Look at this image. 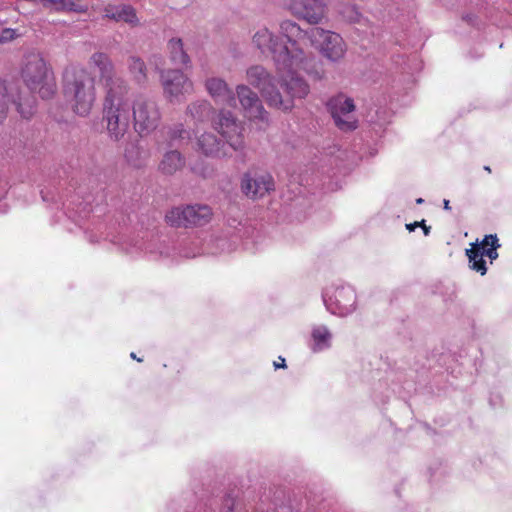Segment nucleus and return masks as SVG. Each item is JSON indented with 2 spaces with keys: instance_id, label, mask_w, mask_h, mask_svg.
<instances>
[{
  "instance_id": "obj_4",
  "label": "nucleus",
  "mask_w": 512,
  "mask_h": 512,
  "mask_svg": "<svg viewBox=\"0 0 512 512\" xmlns=\"http://www.w3.org/2000/svg\"><path fill=\"white\" fill-rule=\"evenodd\" d=\"M128 91L106 93L103 104V121L112 140H120L128 131L130 124V104Z\"/></svg>"
},
{
  "instance_id": "obj_37",
  "label": "nucleus",
  "mask_w": 512,
  "mask_h": 512,
  "mask_svg": "<svg viewBox=\"0 0 512 512\" xmlns=\"http://www.w3.org/2000/svg\"><path fill=\"white\" fill-rule=\"evenodd\" d=\"M443 208H444L445 210H451L449 200H447V199H444V200H443Z\"/></svg>"
},
{
  "instance_id": "obj_25",
  "label": "nucleus",
  "mask_w": 512,
  "mask_h": 512,
  "mask_svg": "<svg viewBox=\"0 0 512 512\" xmlns=\"http://www.w3.org/2000/svg\"><path fill=\"white\" fill-rule=\"evenodd\" d=\"M471 245L472 247L465 251L469 260V268L483 276L487 273V266L486 261L484 260V254L481 250V245L477 242Z\"/></svg>"
},
{
  "instance_id": "obj_38",
  "label": "nucleus",
  "mask_w": 512,
  "mask_h": 512,
  "mask_svg": "<svg viewBox=\"0 0 512 512\" xmlns=\"http://www.w3.org/2000/svg\"><path fill=\"white\" fill-rule=\"evenodd\" d=\"M130 357H131V358H133V359H136L138 362H141V361H142V359H140V358H137V357H136V354H135L134 352H132V353L130 354Z\"/></svg>"
},
{
  "instance_id": "obj_13",
  "label": "nucleus",
  "mask_w": 512,
  "mask_h": 512,
  "mask_svg": "<svg viewBox=\"0 0 512 512\" xmlns=\"http://www.w3.org/2000/svg\"><path fill=\"white\" fill-rule=\"evenodd\" d=\"M91 62L98 69L100 82L105 89V93L129 90L127 81L116 73L115 66L106 53H94L91 56Z\"/></svg>"
},
{
  "instance_id": "obj_6",
  "label": "nucleus",
  "mask_w": 512,
  "mask_h": 512,
  "mask_svg": "<svg viewBox=\"0 0 512 512\" xmlns=\"http://www.w3.org/2000/svg\"><path fill=\"white\" fill-rule=\"evenodd\" d=\"M323 303L331 314L347 317L357 309V294L353 286L335 283L322 292Z\"/></svg>"
},
{
  "instance_id": "obj_16",
  "label": "nucleus",
  "mask_w": 512,
  "mask_h": 512,
  "mask_svg": "<svg viewBox=\"0 0 512 512\" xmlns=\"http://www.w3.org/2000/svg\"><path fill=\"white\" fill-rule=\"evenodd\" d=\"M303 65L304 63H301L293 67L281 68L275 64L278 72L282 73L280 82V86L284 90L282 97L290 99L291 108L295 98L302 99L309 93V85L296 73L297 69L302 68Z\"/></svg>"
},
{
  "instance_id": "obj_15",
  "label": "nucleus",
  "mask_w": 512,
  "mask_h": 512,
  "mask_svg": "<svg viewBox=\"0 0 512 512\" xmlns=\"http://www.w3.org/2000/svg\"><path fill=\"white\" fill-rule=\"evenodd\" d=\"M236 94L245 116L251 121L257 122L260 129H264L268 125V113L257 93L241 84L236 87Z\"/></svg>"
},
{
  "instance_id": "obj_5",
  "label": "nucleus",
  "mask_w": 512,
  "mask_h": 512,
  "mask_svg": "<svg viewBox=\"0 0 512 512\" xmlns=\"http://www.w3.org/2000/svg\"><path fill=\"white\" fill-rule=\"evenodd\" d=\"M22 78L29 90L38 92L43 99L50 98L55 92L52 71L40 54L32 53L26 56Z\"/></svg>"
},
{
  "instance_id": "obj_35",
  "label": "nucleus",
  "mask_w": 512,
  "mask_h": 512,
  "mask_svg": "<svg viewBox=\"0 0 512 512\" xmlns=\"http://www.w3.org/2000/svg\"><path fill=\"white\" fill-rule=\"evenodd\" d=\"M278 360H279V361H275V362L273 363L274 368H275V369L285 368V367H286L285 358H283V357H281V356H280V357L278 358Z\"/></svg>"
},
{
  "instance_id": "obj_21",
  "label": "nucleus",
  "mask_w": 512,
  "mask_h": 512,
  "mask_svg": "<svg viewBox=\"0 0 512 512\" xmlns=\"http://www.w3.org/2000/svg\"><path fill=\"white\" fill-rule=\"evenodd\" d=\"M186 164L183 154L177 149L167 150L159 162V171L164 175H174Z\"/></svg>"
},
{
  "instance_id": "obj_8",
  "label": "nucleus",
  "mask_w": 512,
  "mask_h": 512,
  "mask_svg": "<svg viewBox=\"0 0 512 512\" xmlns=\"http://www.w3.org/2000/svg\"><path fill=\"white\" fill-rule=\"evenodd\" d=\"M228 234L232 237L231 242L219 237L215 240L217 252L225 253L234 250L241 242L246 249H252L259 244L261 238L259 232L248 220H228Z\"/></svg>"
},
{
  "instance_id": "obj_39",
  "label": "nucleus",
  "mask_w": 512,
  "mask_h": 512,
  "mask_svg": "<svg viewBox=\"0 0 512 512\" xmlns=\"http://www.w3.org/2000/svg\"><path fill=\"white\" fill-rule=\"evenodd\" d=\"M424 202V200L422 198H417L416 199V203L417 204H422Z\"/></svg>"
},
{
  "instance_id": "obj_24",
  "label": "nucleus",
  "mask_w": 512,
  "mask_h": 512,
  "mask_svg": "<svg viewBox=\"0 0 512 512\" xmlns=\"http://www.w3.org/2000/svg\"><path fill=\"white\" fill-rule=\"evenodd\" d=\"M127 69L137 84L143 85L147 82V66L139 56L131 55L128 57Z\"/></svg>"
},
{
  "instance_id": "obj_3",
  "label": "nucleus",
  "mask_w": 512,
  "mask_h": 512,
  "mask_svg": "<svg viewBox=\"0 0 512 512\" xmlns=\"http://www.w3.org/2000/svg\"><path fill=\"white\" fill-rule=\"evenodd\" d=\"M63 94L74 113L87 116L96 99L94 77L83 67H67L63 72Z\"/></svg>"
},
{
  "instance_id": "obj_29",
  "label": "nucleus",
  "mask_w": 512,
  "mask_h": 512,
  "mask_svg": "<svg viewBox=\"0 0 512 512\" xmlns=\"http://www.w3.org/2000/svg\"><path fill=\"white\" fill-rule=\"evenodd\" d=\"M124 157L130 165L134 167L141 166L140 149L136 145L131 144L130 146L126 147Z\"/></svg>"
},
{
  "instance_id": "obj_18",
  "label": "nucleus",
  "mask_w": 512,
  "mask_h": 512,
  "mask_svg": "<svg viewBox=\"0 0 512 512\" xmlns=\"http://www.w3.org/2000/svg\"><path fill=\"white\" fill-rule=\"evenodd\" d=\"M291 9L298 18L313 25L320 23L325 13V6L317 0L295 2L292 4Z\"/></svg>"
},
{
  "instance_id": "obj_7",
  "label": "nucleus",
  "mask_w": 512,
  "mask_h": 512,
  "mask_svg": "<svg viewBox=\"0 0 512 512\" xmlns=\"http://www.w3.org/2000/svg\"><path fill=\"white\" fill-rule=\"evenodd\" d=\"M247 81L261 92L262 97L269 106L290 110V99H283L282 93L276 85V79L272 77L268 71L260 65H255L247 69Z\"/></svg>"
},
{
  "instance_id": "obj_26",
  "label": "nucleus",
  "mask_w": 512,
  "mask_h": 512,
  "mask_svg": "<svg viewBox=\"0 0 512 512\" xmlns=\"http://www.w3.org/2000/svg\"><path fill=\"white\" fill-rule=\"evenodd\" d=\"M168 50L170 60L174 65H182L188 67L190 64V57L183 47V42L180 38H172L168 42Z\"/></svg>"
},
{
  "instance_id": "obj_22",
  "label": "nucleus",
  "mask_w": 512,
  "mask_h": 512,
  "mask_svg": "<svg viewBox=\"0 0 512 512\" xmlns=\"http://www.w3.org/2000/svg\"><path fill=\"white\" fill-rule=\"evenodd\" d=\"M213 114L214 108L207 100L193 101L186 108L187 117L196 124L209 121Z\"/></svg>"
},
{
  "instance_id": "obj_9",
  "label": "nucleus",
  "mask_w": 512,
  "mask_h": 512,
  "mask_svg": "<svg viewBox=\"0 0 512 512\" xmlns=\"http://www.w3.org/2000/svg\"><path fill=\"white\" fill-rule=\"evenodd\" d=\"M134 129L139 135L154 131L161 120L159 107L151 97L138 94L132 102Z\"/></svg>"
},
{
  "instance_id": "obj_36",
  "label": "nucleus",
  "mask_w": 512,
  "mask_h": 512,
  "mask_svg": "<svg viewBox=\"0 0 512 512\" xmlns=\"http://www.w3.org/2000/svg\"><path fill=\"white\" fill-rule=\"evenodd\" d=\"M463 20H465L468 24L475 25L476 17L473 14H466L463 16Z\"/></svg>"
},
{
  "instance_id": "obj_23",
  "label": "nucleus",
  "mask_w": 512,
  "mask_h": 512,
  "mask_svg": "<svg viewBox=\"0 0 512 512\" xmlns=\"http://www.w3.org/2000/svg\"><path fill=\"white\" fill-rule=\"evenodd\" d=\"M332 337V333L326 325L313 326L311 330V350L317 353L329 349L332 344Z\"/></svg>"
},
{
  "instance_id": "obj_10",
  "label": "nucleus",
  "mask_w": 512,
  "mask_h": 512,
  "mask_svg": "<svg viewBox=\"0 0 512 512\" xmlns=\"http://www.w3.org/2000/svg\"><path fill=\"white\" fill-rule=\"evenodd\" d=\"M213 217L212 208L206 204L178 206L167 212L165 218L173 227H201Z\"/></svg>"
},
{
  "instance_id": "obj_11",
  "label": "nucleus",
  "mask_w": 512,
  "mask_h": 512,
  "mask_svg": "<svg viewBox=\"0 0 512 512\" xmlns=\"http://www.w3.org/2000/svg\"><path fill=\"white\" fill-rule=\"evenodd\" d=\"M64 214L68 221L76 227L82 229L91 243L98 242L102 238L101 224L90 219V205L88 203H79L75 205L70 202L65 206Z\"/></svg>"
},
{
  "instance_id": "obj_14",
  "label": "nucleus",
  "mask_w": 512,
  "mask_h": 512,
  "mask_svg": "<svg viewBox=\"0 0 512 512\" xmlns=\"http://www.w3.org/2000/svg\"><path fill=\"white\" fill-rule=\"evenodd\" d=\"M327 108L335 125L341 131L349 132L357 128V120L354 116L355 105L352 98L339 94L328 101Z\"/></svg>"
},
{
  "instance_id": "obj_41",
  "label": "nucleus",
  "mask_w": 512,
  "mask_h": 512,
  "mask_svg": "<svg viewBox=\"0 0 512 512\" xmlns=\"http://www.w3.org/2000/svg\"><path fill=\"white\" fill-rule=\"evenodd\" d=\"M67 229H68L69 231H73V228H72V227H70V226H67Z\"/></svg>"
},
{
  "instance_id": "obj_30",
  "label": "nucleus",
  "mask_w": 512,
  "mask_h": 512,
  "mask_svg": "<svg viewBox=\"0 0 512 512\" xmlns=\"http://www.w3.org/2000/svg\"><path fill=\"white\" fill-rule=\"evenodd\" d=\"M344 18H346L349 22L359 23L361 21L362 15L359 10L355 6H348L342 12Z\"/></svg>"
},
{
  "instance_id": "obj_34",
  "label": "nucleus",
  "mask_w": 512,
  "mask_h": 512,
  "mask_svg": "<svg viewBox=\"0 0 512 512\" xmlns=\"http://www.w3.org/2000/svg\"><path fill=\"white\" fill-rule=\"evenodd\" d=\"M235 499L228 495L224 499L222 512H234Z\"/></svg>"
},
{
  "instance_id": "obj_1",
  "label": "nucleus",
  "mask_w": 512,
  "mask_h": 512,
  "mask_svg": "<svg viewBox=\"0 0 512 512\" xmlns=\"http://www.w3.org/2000/svg\"><path fill=\"white\" fill-rule=\"evenodd\" d=\"M279 32L286 39V44L266 27L259 28L252 41L262 54L270 55L281 68L304 63L307 58L304 48L308 44L319 48L322 55L331 62L340 61L346 53L343 38L320 27L303 30L296 22L284 20L280 23Z\"/></svg>"
},
{
  "instance_id": "obj_31",
  "label": "nucleus",
  "mask_w": 512,
  "mask_h": 512,
  "mask_svg": "<svg viewBox=\"0 0 512 512\" xmlns=\"http://www.w3.org/2000/svg\"><path fill=\"white\" fill-rule=\"evenodd\" d=\"M416 227H421L425 236H428L431 232V227L426 225L425 220L415 221L413 223L406 224V229L409 232L415 231Z\"/></svg>"
},
{
  "instance_id": "obj_17",
  "label": "nucleus",
  "mask_w": 512,
  "mask_h": 512,
  "mask_svg": "<svg viewBox=\"0 0 512 512\" xmlns=\"http://www.w3.org/2000/svg\"><path fill=\"white\" fill-rule=\"evenodd\" d=\"M242 192L250 199H258L275 190V182L269 173L245 174L241 181Z\"/></svg>"
},
{
  "instance_id": "obj_20",
  "label": "nucleus",
  "mask_w": 512,
  "mask_h": 512,
  "mask_svg": "<svg viewBox=\"0 0 512 512\" xmlns=\"http://www.w3.org/2000/svg\"><path fill=\"white\" fill-rule=\"evenodd\" d=\"M205 87L209 95L216 103L234 105L236 98L232 89L221 78L212 77L205 81Z\"/></svg>"
},
{
  "instance_id": "obj_33",
  "label": "nucleus",
  "mask_w": 512,
  "mask_h": 512,
  "mask_svg": "<svg viewBox=\"0 0 512 512\" xmlns=\"http://www.w3.org/2000/svg\"><path fill=\"white\" fill-rule=\"evenodd\" d=\"M145 251L150 253V254H158L160 257H169L170 256V252L167 248H164V249H154L152 247V244H145Z\"/></svg>"
},
{
  "instance_id": "obj_32",
  "label": "nucleus",
  "mask_w": 512,
  "mask_h": 512,
  "mask_svg": "<svg viewBox=\"0 0 512 512\" xmlns=\"http://www.w3.org/2000/svg\"><path fill=\"white\" fill-rule=\"evenodd\" d=\"M17 36L16 30L11 28H4L0 31V43H5L13 40Z\"/></svg>"
},
{
  "instance_id": "obj_28",
  "label": "nucleus",
  "mask_w": 512,
  "mask_h": 512,
  "mask_svg": "<svg viewBox=\"0 0 512 512\" xmlns=\"http://www.w3.org/2000/svg\"><path fill=\"white\" fill-rule=\"evenodd\" d=\"M169 146L172 147L176 142H188L191 139V133L185 128L184 124L177 123L175 125L167 127L166 132Z\"/></svg>"
},
{
  "instance_id": "obj_40",
  "label": "nucleus",
  "mask_w": 512,
  "mask_h": 512,
  "mask_svg": "<svg viewBox=\"0 0 512 512\" xmlns=\"http://www.w3.org/2000/svg\"><path fill=\"white\" fill-rule=\"evenodd\" d=\"M484 170H485V171H487V172H489V173L491 172V168H490V166H484Z\"/></svg>"
},
{
  "instance_id": "obj_27",
  "label": "nucleus",
  "mask_w": 512,
  "mask_h": 512,
  "mask_svg": "<svg viewBox=\"0 0 512 512\" xmlns=\"http://www.w3.org/2000/svg\"><path fill=\"white\" fill-rule=\"evenodd\" d=\"M479 245H481L484 256L488 257L491 263L499 257L497 250L501 244L496 234L485 235Z\"/></svg>"
},
{
  "instance_id": "obj_2",
  "label": "nucleus",
  "mask_w": 512,
  "mask_h": 512,
  "mask_svg": "<svg viewBox=\"0 0 512 512\" xmlns=\"http://www.w3.org/2000/svg\"><path fill=\"white\" fill-rule=\"evenodd\" d=\"M215 129L225 138L226 143L215 134L206 132L197 139V148L207 157L230 156L228 148L234 151L244 149L241 123L237 122L230 111L221 110L215 122Z\"/></svg>"
},
{
  "instance_id": "obj_19",
  "label": "nucleus",
  "mask_w": 512,
  "mask_h": 512,
  "mask_svg": "<svg viewBox=\"0 0 512 512\" xmlns=\"http://www.w3.org/2000/svg\"><path fill=\"white\" fill-rule=\"evenodd\" d=\"M103 17L115 22H125L131 26H137L139 19L136 10L129 4L109 3L103 8Z\"/></svg>"
},
{
  "instance_id": "obj_12",
  "label": "nucleus",
  "mask_w": 512,
  "mask_h": 512,
  "mask_svg": "<svg viewBox=\"0 0 512 512\" xmlns=\"http://www.w3.org/2000/svg\"><path fill=\"white\" fill-rule=\"evenodd\" d=\"M160 81L164 95L170 103H180L186 94L193 91V83L179 69L160 70Z\"/></svg>"
}]
</instances>
